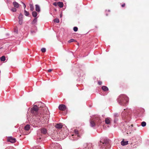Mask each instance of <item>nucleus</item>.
I'll list each match as a JSON object with an SVG mask.
<instances>
[{"mask_svg": "<svg viewBox=\"0 0 149 149\" xmlns=\"http://www.w3.org/2000/svg\"><path fill=\"white\" fill-rule=\"evenodd\" d=\"M108 141L107 139H104L103 141H100L99 143V146L103 149H105L108 145Z\"/></svg>", "mask_w": 149, "mask_h": 149, "instance_id": "1", "label": "nucleus"}, {"mask_svg": "<svg viewBox=\"0 0 149 149\" xmlns=\"http://www.w3.org/2000/svg\"><path fill=\"white\" fill-rule=\"evenodd\" d=\"M38 107L36 106H34L31 109V112L33 114L36 116L38 114Z\"/></svg>", "mask_w": 149, "mask_h": 149, "instance_id": "2", "label": "nucleus"}, {"mask_svg": "<svg viewBox=\"0 0 149 149\" xmlns=\"http://www.w3.org/2000/svg\"><path fill=\"white\" fill-rule=\"evenodd\" d=\"M59 109L61 111H64L66 109V107L63 104L60 105L58 107Z\"/></svg>", "mask_w": 149, "mask_h": 149, "instance_id": "3", "label": "nucleus"}, {"mask_svg": "<svg viewBox=\"0 0 149 149\" xmlns=\"http://www.w3.org/2000/svg\"><path fill=\"white\" fill-rule=\"evenodd\" d=\"M98 119L99 118H97V119H96V120L95 119L94 120H91L90 122V124L91 125V127H93L95 125V123L94 122V121H95L96 123H97L98 122V121H97V120H98Z\"/></svg>", "mask_w": 149, "mask_h": 149, "instance_id": "4", "label": "nucleus"}, {"mask_svg": "<svg viewBox=\"0 0 149 149\" xmlns=\"http://www.w3.org/2000/svg\"><path fill=\"white\" fill-rule=\"evenodd\" d=\"M8 141L12 143H14L15 142L16 140L15 139L12 138V137H10L8 139Z\"/></svg>", "mask_w": 149, "mask_h": 149, "instance_id": "5", "label": "nucleus"}, {"mask_svg": "<svg viewBox=\"0 0 149 149\" xmlns=\"http://www.w3.org/2000/svg\"><path fill=\"white\" fill-rule=\"evenodd\" d=\"M128 141H125L124 139H123L121 142V145L123 146H124L127 145L128 144Z\"/></svg>", "mask_w": 149, "mask_h": 149, "instance_id": "6", "label": "nucleus"}, {"mask_svg": "<svg viewBox=\"0 0 149 149\" xmlns=\"http://www.w3.org/2000/svg\"><path fill=\"white\" fill-rule=\"evenodd\" d=\"M40 131L42 133L44 134H46L47 132V130L45 128H43L40 129Z\"/></svg>", "mask_w": 149, "mask_h": 149, "instance_id": "7", "label": "nucleus"}, {"mask_svg": "<svg viewBox=\"0 0 149 149\" xmlns=\"http://www.w3.org/2000/svg\"><path fill=\"white\" fill-rule=\"evenodd\" d=\"M55 127L57 128L60 129L62 128L63 125L61 123H59V124H57Z\"/></svg>", "mask_w": 149, "mask_h": 149, "instance_id": "8", "label": "nucleus"}, {"mask_svg": "<svg viewBox=\"0 0 149 149\" xmlns=\"http://www.w3.org/2000/svg\"><path fill=\"white\" fill-rule=\"evenodd\" d=\"M13 4L14 7L15 8H18L19 6V4L16 2H14Z\"/></svg>", "mask_w": 149, "mask_h": 149, "instance_id": "9", "label": "nucleus"}, {"mask_svg": "<svg viewBox=\"0 0 149 149\" xmlns=\"http://www.w3.org/2000/svg\"><path fill=\"white\" fill-rule=\"evenodd\" d=\"M35 6L36 10L38 12H40V6L38 5H36Z\"/></svg>", "mask_w": 149, "mask_h": 149, "instance_id": "10", "label": "nucleus"}, {"mask_svg": "<svg viewBox=\"0 0 149 149\" xmlns=\"http://www.w3.org/2000/svg\"><path fill=\"white\" fill-rule=\"evenodd\" d=\"M58 5L60 8H62L63 6V4L62 2H58Z\"/></svg>", "mask_w": 149, "mask_h": 149, "instance_id": "11", "label": "nucleus"}, {"mask_svg": "<svg viewBox=\"0 0 149 149\" xmlns=\"http://www.w3.org/2000/svg\"><path fill=\"white\" fill-rule=\"evenodd\" d=\"M105 123L106 124H108L110 123V118H107L105 119Z\"/></svg>", "mask_w": 149, "mask_h": 149, "instance_id": "12", "label": "nucleus"}, {"mask_svg": "<svg viewBox=\"0 0 149 149\" xmlns=\"http://www.w3.org/2000/svg\"><path fill=\"white\" fill-rule=\"evenodd\" d=\"M125 98V100L127 102V100L128 99L127 97L126 96L124 95H121L120 96V98Z\"/></svg>", "mask_w": 149, "mask_h": 149, "instance_id": "13", "label": "nucleus"}, {"mask_svg": "<svg viewBox=\"0 0 149 149\" xmlns=\"http://www.w3.org/2000/svg\"><path fill=\"white\" fill-rule=\"evenodd\" d=\"M30 127L29 125H26L24 127V129L26 130H29Z\"/></svg>", "mask_w": 149, "mask_h": 149, "instance_id": "14", "label": "nucleus"}, {"mask_svg": "<svg viewBox=\"0 0 149 149\" xmlns=\"http://www.w3.org/2000/svg\"><path fill=\"white\" fill-rule=\"evenodd\" d=\"M33 16L34 17H36L37 15V13L35 11H33L32 13Z\"/></svg>", "mask_w": 149, "mask_h": 149, "instance_id": "15", "label": "nucleus"}, {"mask_svg": "<svg viewBox=\"0 0 149 149\" xmlns=\"http://www.w3.org/2000/svg\"><path fill=\"white\" fill-rule=\"evenodd\" d=\"M0 60L1 61H4L6 60V58L4 56H3L0 58Z\"/></svg>", "mask_w": 149, "mask_h": 149, "instance_id": "16", "label": "nucleus"}, {"mask_svg": "<svg viewBox=\"0 0 149 149\" xmlns=\"http://www.w3.org/2000/svg\"><path fill=\"white\" fill-rule=\"evenodd\" d=\"M102 89L104 91H107L108 90V88L106 86H103L102 87Z\"/></svg>", "mask_w": 149, "mask_h": 149, "instance_id": "17", "label": "nucleus"}, {"mask_svg": "<svg viewBox=\"0 0 149 149\" xmlns=\"http://www.w3.org/2000/svg\"><path fill=\"white\" fill-rule=\"evenodd\" d=\"M74 132L75 133V136H79V135L78 134V131L77 130H74Z\"/></svg>", "mask_w": 149, "mask_h": 149, "instance_id": "18", "label": "nucleus"}, {"mask_svg": "<svg viewBox=\"0 0 149 149\" xmlns=\"http://www.w3.org/2000/svg\"><path fill=\"white\" fill-rule=\"evenodd\" d=\"M30 6L31 10L32 11H33L34 10V7L33 5L31 4H30Z\"/></svg>", "mask_w": 149, "mask_h": 149, "instance_id": "19", "label": "nucleus"}, {"mask_svg": "<svg viewBox=\"0 0 149 149\" xmlns=\"http://www.w3.org/2000/svg\"><path fill=\"white\" fill-rule=\"evenodd\" d=\"M18 18H19V20H22L23 15L22 14H20L19 15L18 17Z\"/></svg>", "mask_w": 149, "mask_h": 149, "instance_id": "20", "label": "nucleus"}, {"mask_svg": "<svg viewBox=\"0 0 149 149\" xmlns=\"http://www.w3.org/2000/svg\"><path fill=\"white\" fill-rule=\"evenodd\" d=\"M24 13L25 15L26 16H28L29 15V13L26 10H24Z\"/></svg>", "mask_w": 149, "mask_h": 149, "instance_id": "21", "label": "nucleus"}, {"mask_svg": "<svg viewBox=\"0 0 149 149\" xmlns=\"http://www.w3.org/2000/svg\"><path fill=\"white\" fill-rule=\"evenodd\" d=\"M146 123L145 122H143L141 123V126L142 127H145L146 126Z\"/></svg>", "mask_w": 149, "mask_h": 149, "instance_id": "22", "label": "nucleus"}, {"mask_svg": "<svg viewBox=\"0 0 149 149\" xmlns=\"http://www.w3.org/2000/svg\"><path fill=\"white\" fill-rule=\"evenodd\" d=\"M54 21L56 23H58L59 22V20L58 18H56L54 19Z\"/></svg>", "mask_w": 149, "mask_h": 149, "instance_id": "23", "label": "nucleus"}, {"mask_svg": "<svg viewBox=\"0 0 149 149\" xmlns=\"http://www.w3.org/2000/svg\"><path fill=\"white\" fill-rule=\"evenodd\" d=\"M74 41H75L73 39H70V40H69L68 41V42H73Z\"/></svg>", "mask_w": 149, "mask_h": 149, "instance_id": "24", "label": "nucleus"}, {"mask_svg": "<svg viewBox=\"0 0 149 149\" xmlns=\"http://www.w3.org/2000/svg\"><path fill=\"white\" fill-rule=\"evenodd\" d=\"M41 51L42 52H45L46 51V49L45 48H42L41 49Z\"/></svg>", "mask_w": 149, "mask_h": 149, "instance_id": "25", "label": "nucleus"}, {"mask_svg": "<svg viewBox=\"0 0 149 149\" xmlns=\"http://www.w3.org/2000/svg\"><path fill=\"white\" fill-rule=\"evenodd\" d=\"M11 10L13 12H16L17 10L15 8H13Z\"/></svg>", "mask_w": 149, "mask_h": 149, "instance_id": "26", "label": "nucleus"}, {"mask_svg": "<svg viewBox=\"0 0 149 149\" xmlns=\"http://www.w3.org/2000/svg\"><path fill=\"white\" fill-rule=\"evenodd\" d=\"M74 29V31H77V30H78V28L77 27H74V29Z\"/></svg>", "mask_w": 149, "mask_h": 149, "instance_id": "27", "label": "nucleus"}, {"mask_svg": "<svg viewBox=\"0 0 149 149\" xmlns=\"http://www.w3.org/2000/svg\"><path fill=\"white\" fill-rule=\"evenodd\" d=\"M37 21V18H35L33 20V23H35Z\"/></svg>", "mask_w": 149, "mask_h": 149, "instance_id": "28", "label": "nucleus"}, {"mask_svg": "<svg viewBox=\"0 0 149 149\" xmlns=\"http://www.w3.org/2000/svg\"><path fill=\"white\" fill-rule=\"evenodd\" d=\"M19 23L20 25H21L22 24V20H19Z\"/></svg>", "mask_w": 149, "mask_h": 149, "instance_id": "29", "label": "nucleus"}, {"mask_svg": "<svg viewBox=\"0 0 149 149\" xmlns=\"http://www.w3.org/2000/svg\"><path fill=\"white\" fill-rule=\"evenodd\" d=\"M53 5L55 6H56L57 5H58V2L57 3H56V2L54 3H53Z\"/></svg>", "mask_w": 149, "mask_h": 149, "instance_id": "30", "label": "nucleus"}, {"mask_svg": "<svg viewBox=\"0 0 149 149\" xmlns=\"http://www.w3.org/2000/svg\"><path fill=\"white\" fill-rule=\"evenodd\" d=\"M22 3L23 4L24 8L25 9L26 7V5H25V3H24L22 2Z\"/></svg>", "mask_w": 149, "mask_h": 149, "instance_id": "31", "label": "nucleus"}, {"mask_svg": "<svg viewBox=\"0 0 149 149\" xmlns=\"http://www.w3.org/2000/svg\"><path fill=\"white\" fill-rule=\"evenodd\" d=\"M98 84H99V85H101L102 84V82L101 81H99L98 82Z\"/></svg>", "mask_w": 149, "mask_h": 149, "instance_id": "32", "label": "nucleus"}, {"mask_svg": "<svg viewBox=\"0 0 149 149\" xmlns=\"http://www.w3.org/2000/svg\"><path fill=\"white\" fill-rule=\"evenodd\" d=\"M52 71V69H49L48 70V72H51Z\"/></svg>", "mask_w": 149, "mask_h": 149, "instance_id": "33", "label": "nucleus"}, {"mask_svg": "<svg viewBox=\"0 0 149 149\" xmlns=\"http://www.w3.org/2000/svg\"><path fill=\"white\" fill-rule=\"evenodd\" d=\"M125 6V4H123V5H122V6L123 7H124Z\"/></svg>", "mask_w": 149, "mask_h": 149, "instance_id": "34", "label": "nucleus"}, {"mask_svg": "<svg viewBox=\"0 0 149 149\" xmlns=\"http://www.w3.org/2000/svg\"><path fill=\"white\" fill-rule=\"evenodd\" d=\"M62 17V14H61L60 15V17Z\"/></svg>", "mask_w": 149, "mask_h": 149, "instance_id": "35", "label": "nucleus"}, {"mask_svg": "<svg viewBox=\"0 0 149 149\" xmlns=\"http://www.w3.org/2000/svg\"><path fill=\"white\" fill-rule=\"evenodd\" d=\"M74 135H72V136H73Z\"/></svg>", "mask_w": 149, "mask_h": 149, "instance_id": "36", "label": "nucleus"}, {"mask_svg": "<svg viewBox=\"0 0 149 149\" xmlns=\"http://www.w3.org/2000/svg\"><path fill=\"white\" fill-rule=\"evenodd\" d=\"M74 139V140H76V139Z\"/></svg>", "mask_w": 149, "mask_h": 149, "instance_id": "37", "label": "nucleus"}]
</instances>
